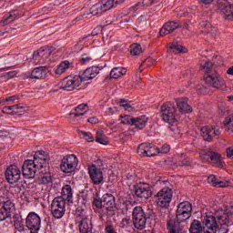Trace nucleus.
Segmentation results:
<instances>
[{
	"instance_id": "c85d7f7f",
	"label": "nucleus",
	"mask_w": 233,
	"mask_h": 233,
	"mask_svg": "<svg viewBox=\"0 0 233 233\" xmlns=\"http://www.w3.org/2000/svg\"><path fill=\"white\" fill-rule=\"evenodd\" d=\"M209 157L215 167H218V168H225V162L221 159V155H219V153L211 152Z\"/></svg>"
},
{
	"instance_id": "7ed1b4c3",
	"label": "nucleus",
	"mask_w": 233,
	"mask_h": 233,
	"mask_svg": "<svg viewBox=\"0 0 233 233\" xmlns=\"http://www.w3.org/2000/svg\"><path fill=\"white\" fill-rule=\"evenodd\" d=\"M192 214V204L188 201H184L178 204L177 209V218H170L167 222V230L169 233H181V226L179 223L187 221Z\"/></svg>"
},
{
	"instance_id": "ea45409f",
	"label": "nucleus",
	"mask_w": 233,
	"mask_h": 233,
	"mask_svg": "<svg viewBox=\"0 0 233 233\" xmlns=\"http://www.w3.org/2000/svg\"><path fill=\"white\" fill-rule=\"evenodd\" d=\"M17 15H19V13H17V11L11 12L9 15L5 19H4L3 25H9V23L14 22L17 18Z\"/></svg>"
},
{
	"instance_id": "a211bd4d",
	"label": "nucleus",
	"mask_w": 233,
	"mask_h": 233,
	"mask_svg": "<svg viewBox=\"0 0 233 233\" xmlns=\"http://www.w3.org/2000/svg\"><path fill=\"white\" fill-rule=\"evenodd\" d=\"M200 134L205 141H212V137L219 136V129L212 126H206L200 129Z\"/></svg>"
},
{
	"instance_id": "2eb2a0df",
	"label": "nucleus",
	"mask_w": 233,
	"mask_h": 233,
	"mask_svg": "<svg viewBox=\"0 0 233 233\" xmlns=\"http://www.w3.org/2000/svg\"><path fill=\"white\" fill-rule=\"evenodd\" d=\"M137 154L143 157H156V147L152 144L142 143L138 146Z\"/></svg>"
},
{
	"instance_id": "20e7f679",
	"label": "nucleus",
	"mask_w": 233,
	"mask_h": 233,
	"mask_svg": "<svg viewBox=\"0 0 233 233\" xmlns=\"http://www.w3.org/2000/svg\"><path fill=\"white\" fill-rule=\"evenodd\" d=\"M212 68L213 66L210 61H206L202 64V70H206L205 81L209 86H213V88H221L225 85V80L221 79L219 75Z\"/></svg>"
},
{
	"instance_id": "f03ea898",
	"label": "nucleus",
	"mask_w": 233,
	"mask_h": 233,
	"mask_svg": "<svg viewBox=\"0 0 233 233\" xmlns=\"http://www.w3.org/2000/svg\"><path fill=\"white\" fill-rule=\"evenodd\" d=\"M48 157L44 151H37L34 156V159L25 160L22 166V174L25 179H34L37 170L41 172L43 167H46V160Z\"/></svg>"
},
{
	"instance_id": "0eeeda50",
	"label": "nucleus",
	"mask_w": 233,
	"mask_h": 233,
	"mask_svg": "<svg viewBox=\"0 0 233 233\" xmlns=\"http://www.w3.org/2000/svg\"><path fill=\"white\" fill-rule=\"evenodd\" d=\"M79 164V160H77V157L76 155H67L63 157L60 164V170L65 172V174H70L77 168V165Z\"/></svg>"
},
{
	"instance_id": "4d7b16f0",
	"label": "nucleus",
	"mask_w": 233,
	"mask_h": 233,
	"mask_svg": "<svg viewBox=\"0 0 233 233\" xmlns=\"http://www.w3.org/2000/svg\"><path fill=\"white\" fill-rule=\"evenodd\" d=\"M12 214L9 213V215H6V211L4 209H1L0 211V221H5V219H8V218H11Z\"/></svg>"
},
{
	"instance_id": "c9c22d12",
	"label": "nucleus",
	"mask_w": 233,
	"mask_h": 233,
	"mask_svg": "<svg viewBox=\"0 0 233 233\" xmlns=\"http://www.w3.org/2000/svg\"><path fill=\"white\" fill-rule=\"evenodd\" d=\"M37 52V56L44 59L46 62L50 57V49L48 47H41Z\"/></svg>"
},
{
	"instance_id": "3c124183",
	"label": "nucleus",
	"mask_w": 233,
	"mask_h": 233,
	"mask_svg": "<svg viewBox=\"0 0 233 233\" xmlns=\"http://www.w3.org/2000/svg\"><path fill=\"white\" fill-rule=\"evenodd\" d=\"M224 125L228 130H230V128L233 127V115L232 116H228L225 118Z\"/></svg>"
},
{
	"instance_id": "0e129e2a",
	"label": "nucleus",
	"mask_w": 233,
	"mask_h": 233,
	"mask_svg": "<svg viewBox=\"0 0 233 233\" xmlns=\"http://www.w3.org/2000/svg\"><path fill=\"white\" fill-rule=\"evenodd\" d=\"M17 99H19V96H8L7 98H5V101H11L12 103H14V101H17Z\"/></svg>"
},
{
	"instance_id": "49530a36",
	"label": "nucleus",
	"mask_w": 233,
	"mask_h": 233,
	"mask_svg": "<svg viewBox=\"0 0 233 233\" xmlns=\"http://www.w3.org/2000/svg\"><path fill=\"white\" fill-rule=\"evenodd\" d=\"M129 227H132V219L130 218H125L120 222V228H129Z\"/></svg>"
},
{
	"instance_id": "338daca9",
	"label": "nucleus",
	"mask_w": 233,
	"mask_h": 233,
	"mask_svg": "<svg viewBox=\"0 0 233 233\" xmlns=\"http://www.w3.org/2000/svg\"><path fill=\"white\" fill-rule=\"evenodd\" d=\"M88 123H91V125H96L97 124V117L94 116V117H90L89 119H87Z\"/></svg>"
},
{
	"instance_id": "864d4df0",
	"label": "nucleus",
	"mask_w": 233,
	"mask_h": 233,
	"mask_svg": "<svg viewBox=\"0 0 233 233\" xmlns=\"http://www.w3.org/2000/svg\"><path fill=\"white\" fill-rule=\"evenodd\" d=\"M10 110H19V106L15 105V106H5L2 110V112H4V114H8V112H10Z\"/></svg>"
},
{
	"instance_id": "6ab92c4d",
	"label": "nucleus",
	"mask_w": 233,
	"mask_h": 233,
	"mask_svg": "<svg viewBox=\"0 0 233 233\" xmlns=\"http://www.w3.org/2000/svg\"><path fill=\"white\" fill-rule=\"evenodd\" d=\"M177 28H181V23L179 21L167 22L160 29V35L162 37L165 35H169V34L176 32Z\"/></svg>"
},
{
	"instance_id": "c03bdc74",
	"label": "nucleus",
	"mask_w": 233,
	"mask_h": 233,
	"mask_svg": "<svg viewBox=\"0 0 233 233\" xmlns=\"http://www.w3.org/2000/svg\"><path fill=\"white\" fill-rule=\"evenodd\" d=\"M134 121V117L125 115V116H120V122L122 125H130L132 127Z\"/></svg>"
},
{
	"instance_id": "79ce46f5",
	"label": "nucleus",
	"mask_w": 233,
	"mask_h": 233,
	"mask_svg": "<svg viewBox=\"0 0 233 233\" xmlns=\"http://www.w3.org/2000/svg\"><path fill=\"white\" fill-rule=\"evenodd\" d=\"M78 135L83 139H86V141H88V143H92V141H94V136L90 132L79 131Z\"/></svg>"
},
{
	"instance_id": "f3484780",
	"label": "nucleus",
	"mask_w": 233,
	"mask_h": 233,
	"mask_svg": "<svg viewBox=\"0 0 233 233\" xmlns=\"http://www.w3.org/2000/svg\"><path fill=\"white\" fill-rule=\"evenodd\" d=\"M89 177H91L94 185H101L103 183V171L96 165L88 167Z\"/></svg>"
},
{
	"instance_id": "052dcab7",
	"label": "nucleus",
	"mask_w": 233,
	"mask_h": 233,
	"mask_svg": "<svg viewBox=\"0 0 233 233\" xmlns=\"http://www.w3.org/2000/svg\"><path fill=\"white\" fill-rule=\"evenodd\" d=\"M7 79H14L17 76V71H9L6 73Z\"/></svg>"
},
{
	"instance_id": "603ef678",
	"label": "nucleus",
	"mask_w": 233,
	"mask_h": 233,
	"mask_svg": "<svg viewBox=\"0 0 233 233\" xmlns=\"http://www.w3.org/2000/svg\"><path fill=\"white\" fill-rule=\"evenodd\" d=\"M33 60L35 65H43L45 63V59L41 58V56H37V51L33 54Z\"/></svg>"
},
{
	"instance_id": "6e6552de",
	"label": "nucleus",
	"mask_w": 233,
	"mask_h": 233,
	"mask_svg": "<svg viewBox=\"0 0 233 233\" xmlns=\"http://www.w3.org/2000/svg\"><path fill=\"white\" fill-rule=\"evenodd\" d=\"M174 192L170 187H164L157 193V205L161 208H167L172 201Z\"/></svg>"
},
{
	"instance_id": "c756f323",
	"label": "nucleus",
	"mask_w": 233,
	"mask_h": 233,
	"mask_svg": "<svg viewBox=\"0 0 233 233\" xmlns=\"http://www.w3.org/2000/svg\"><path fill=\"white\" fill-rule=\"evenodd\" d=\"M103 7H101V4L94 5L89 11H86L84 13L85 17H92V15H97V14H103Z\"/></svg>"
},
{
	"instance_id": "13d9d810",
	"label": "nucleus",
	"mask_w": 233,
	"mask_h": 233,
	"mask_svg": "<svg viewBox=\"0 0 233 233\" xmlns=\"http://www.w3.org/2000/svg\"><path fill=\"white\" fill-rule=\"evenodd\" d=\"M201 26H205L208 30L207 32H216V29L212 28V26H210V23L207 21L201 22Z\"/></svg>"
},
{
	"instance_id": "b1692460",
	"label": "nucleus",
	"mask_w": 233,
	"mask_h": 233,
	"mask_svg": "<svg viewBox=\"0 0 233 233\" xmlns=\"http://www.w3.org/2000/svg\"><path fill=\"white\" fill-rule=\"evenodd\" d=\"M58 198H63L65 203H72L74 199V192L72 191V187L70 185H66L62 187V196Z\"/></svg>"
},
{
	"instance_id": "6e6d98bb",
	"label": "nucleus",
	"mask_w": 233,
	"mask_h": 233,
	"mask_svg": "<svg viewBox=\"0 0 233 233\" xmlns=\"http://www.w3.org/2000/svg\"><path fill=\"white\" fill-rule=\"evenodd\" d=\"M90 61H92V56L88 55H83L82 58L80 59V63L82 65H86V63H90Z\"/></svg>"
},
{
	"instance_id": "412c9836",
	"label": "nucleus",
	"mask_w": 233,
	"mask_h": 233,
	"mask_svg": "<svg viewBox=\"0 0 233 233\" xmlns=\"http://www.w3.org/2000/svg\"><path fill=\"white\" fill-rule=\"evenodd\" d=\"M40 174L43 176L40 178V181L43 185H50L52 183V175H50V167H48V158L46 159V166L42 167L40 169Z\"/></svg>"
},
{
	"instance_id": "2f4dec72",
	"label": "nucleus",
	"mask_w": 233,
	"mask_h": 233,
	"mask_svg": "<svg viewBox=\"0 0 233 233\" xmlns=\"http://www.w3.org/2000/svg\"><path fill=\"white\" fill-rule=\"evenodd\" d=\"M70 61L68 60H65L62 61L56 67V74L57 76H62V74H65V72H66V70H68L70 68Z\"/></svg>"
},
{
	"instance_id": "5701e85b",
	"label": "nucleus",
	"mask_w": 233,
	"mask_h": 233,
	"mask_svg": "<svg viewBox=\"0 0 233 233\" xmlns=\"http://www.w3.org/2000/svg\"><path fill=\"white\" fill-rule=\"evenodd\" d=\"M177 106L181 114H190L192 106L188 105L187 98L177 99Z\"/></svg>"
},
{
	"instance_id": "bb28decb",
	"label": "nucleus",
	"mask_w": 233,
	"mask_h": 233,
	"mask_svg": "<svg viewBox=\"0 0 233 233\" xmlns=\"http://www.w3.org/2000/svg\"><path fill=\"white\" fill-rule=\"evenodd\" d=\"M88 112V106L86 104H80L75 109L71 110L69 116H75V117H80V116H85Z\"/></svg>"
},
{
	"instance_id": "f704fd0d",
	"label": "nucleus",
	"mask_w": 233,
	"mask_h": 233,
	"mask_svg": "<svg viewBox=\"0 0 233 233\" xmlns=\"http://www.w3.org/2000/svg\"><path fill=\"white\" fill-rule=\"evenodd\" d=\"M2 210L5 211V215L10 216L15 210V205L12 200L2 206Z\"/></svg>"
},
{
	"instance_id": "473e14b6",
	"label": "nucleus",
	"mask_w": 233,
	"mask_h": 233,
	"mask_svg": "<svg viewBox=\"0 0 233 233\" xmlns=\"http://www.w3.org/2000/svg\"><path fill=\"white\" fill-rule=\"evenodd\" d=\"M190 233H203V226L201 225V222L199 220H193L191 223L190 228H189Z\"/></svg>"
},
{
	"instance_id": "69168bd1",
	"label": "nucleus",
	"mask_w": 233,
	"mask_h": 233,
	"mask_svg": "<svg viewBox=\"0 0 233 233\" xmlns=\"http://www.w3.org/2000/svg\"><path fill=\"white\" fill-rule=\"evenodd\" d=\"M100 32H101V26H97V27H96V28L92 31L91 35H97Z\"/></svg>"
},
{
	"instance_id": "e433bc0d",
	"label": "nucleus",
	"mask_w": 233,
	"mask_h": 233,
	"mask_svg": "<svg viewBox=\"0 0 233 233\" xmlns=\"http://www.w3.org/2000/svg\"><path fill=\"white\" fill-rule=\"evenodd\" d=\"M96 143H100V145H108V138L105 136V133L101 130L96 132Z\"/></svg>"
},
{
	"instance_id": "de8ad7c7",
	"label": "nucleus",
	"mask_w": 233,
	"mask_h": 233,
	"mask_svg": "<svg viewBox=\"0 0 233 233\" xmlns=\"http://www.w3.org/2000/svg\"><path fill=\"white\" fill-rule=\"evenodd\" d=\"M9 201H12V198L8 196V192L0 195V205L4 206L6 203H9Z\"/></svg>"
},
{
	"instance_id": "f8f14e48",
	"label": "nucleus",
	"mask_w": 233,
	"mask_h": 233,
	"mask_svg": "<svg viewBox=\"0 0 233 233\" xmlns=\"http://www.w3.org/2000/svg\"><path fill=\"white\" fill-rule=\"evenodd\" d=\"M80 233H94L92 229V220L88 218L86 214H81L76 217Z\"/></svg>"
},
{
	"instance_id": "f257e3e1",
	"label": "nucleus",
	"mask_w": 233,
	"mask_h": 233,
	"mask_svg": "<svg viewBox=\"0 0 233 233\" xmlns=\"http://www.w3.org/2000/svg\"><path fill=\"white\" fill-rule=\"evenodd\" d=\"M233 218V207L228 208L220 216L206 215L202 219L204 233H216L218 230L222 233H228V224L230 218Z\"/></svg>"
},
{
	"instance_id": "774afa93",
	"label": "nucleus",
	"mask_w": 233,
	"mask_h": 233,
	"mask_svg": "<svg viewBox=\"0 0 233 233\" xmlns=\"http://www.w3.org/2000/svg\"><path fill=\"white\" fill-rule=\"evenodd\" d=\"M227 74L233 76V66L228 69Z\"/></svg>"
},
{
	"instance_id": "58836bf2",
	"label": "nucleus",
	"mask_w": 233,
	"mask_h": 233,
	"mask_svg": "<svg viewBox=\"0 0 233 233\" xmlns=\"http://www.w3.org/2000/svg\"><path fill=\"white\" fill-rule=\"evenodd\" d=\"M120 106L125 108V110H127V112H134V110H136V106H134V104H131L127 100H121Z\"/></svg>"
},
{
	"instance_id": "5fc2aeb1",
	"label": "nucleus",
	"mask_w": 233,
	"mask_h": 233,
	"mask_svg": "<svg viewBox=\"0 0 233 233\" xmlns=\"http://www.w3.org/2000/svg\"><path fill=\"white\" fill-rule=\"evenodd\" d=\"M143 6H145V4L143 2H138L135 5L131 7L132 12H137V10H142Z\"/></svg>"
},
{
	"instance_id": "e2e57ef3",
	"label": "nucleus",
	"mask_w": 233,
	"mask_h": 233,
	"mask_svg": "<svg viewBox=\"0 0 233 233\" xmlns=\"http://www.w3.org/2000/svg\"><path fill=\"white\" fill-rule=\"evenodd\" d=\"M228 157L233 159V147H228L227 149Z\"/></svg>"
},
{
	"instance_id": "1a4fd4ad",
	"label": "nucleus",
	"mask_w": 233,
	"mask_h": 233,
	"mask_svg": "<svg viewBox=\"0 0 233 233\" xmlns=\"http://www.w3.org/2000/svg\"><path fill=\"white\" fill-rule=\"evenodd\" d=\"M133 225L135 228L143 230L147 227V218H145V209L141 207H136L133 209Z\"/></svg>"
},
{
	"instance_id": "423d86ee",
	"label": "nucleus",
	"mask_w": 233,
	"mask_h": 233,
	"mask_svg": "<svg viewBox=\"0 0 233 233\" xmlns=\"http://www.w3.org/2000/svg\"><path fill=\"white\" fill-rule=\"evenodd\" d=\"M65 212H66V202H65V198L61 197L55 198L51 203L52 216L56 219H61L65 216Z\"/></svg>"
},
{
	"instance_id": "09e8293b",
	"label": "nucleus",
	"mask_w": 233,
	"mask_h": 233,
	"mask_svg": "<svg viewBox=\"0 0 233 233\" xmlns=\"http://www.w3.org/2000/svg\"><path fill=\"white\" fill-rule=\"evenodd\" d=\"M93 204L95 205V207H96V208H101L103 210V212H105V207L103 206V198H99V197H96L94 198Z\"/></svg>"
},
{
	"instance_id": "393cba45",
	"label": "nucleus",
	"mask_w": 233,
	"mask_h": 233,
	"mask_svg": "<svg viewBox=\"0 0 233 233\" xmlns=\"http://www.w3.org/2000/svg\"><path fill=\"white\" fill-rule=\"evenodd\" d=\"M208 183L212 185V187H217V188H224L225 187H228V182L222 181L215 175H210L208 177Z\"/></svg>"
},
{
	"instance_id": "a19ab883",
	"label": "nucleus",
	"mask_w": 233,
	"mask_h": 233,
	"mask_svg": "<svg viewBox=\"0 0 233 233\" xmlns=\"http://www.w3.org/2000/svg\"><path fill=\"white\" fill-rule=\"evenodd\" d=\"M130 52L132 56H139L143 52V49L139 44H133L130 46Z\"/></svg>"
},
{
	"instance_id": "37998d69",
	"label": "nucleus",
	"mask_w": 233,
	"mask_h": 233,
	"mask_svg": "<svg viewBox=\"0 0 233 233\" xmlns=\"http://www.w3.org/2000/svg\"><path fill=\"white\" fill-rule=\"evenodd\" d=\"M170 50H172L175 54H180L181 52H185V48L178 45L177 43H173L169 46Z\"/></svg>"
},
{
	"instance_id": "cd10ccee",
	"label": "nucleus",
	"mask_w": 233,
	"mask_h": 233,
	"mask_svg": "<svg viewBox=\"0 0 233 233\" xmlns=\"http://www.w3.org/2000/svg\"><path fill=\"white\" fill-rule=\"evenodd\" d=\"M148 123V118L146 116H140L138 117L133 118L132 127H136L138 130H143Z\"/></svg>"
},
{
	"instance_id": "7c9ffc66",
	"label": "nucleus",
	"mask_w": 233,
	"mask_h": 233,
	"mask_svg": "<svg viewBox=\"0 0 233 233\" xmlns=\"http://www.w3.org/2000/svg\"><path fill=\"white\" fill-rule=\"evenodd\" d=\"M127 74V69L118 66V67H114L111 72H110V77L112 79H119L122 76H125Z\"/></svg>"
},
{
	"instance_id": "39448f33",
	"label": "nucleus",
	"mask_w": 233,
	"mask_h": 233,
	"mask_svg": "<svg viewBox=\"0 0 233 233\" xmlns=\"http://www.w3.org/2000/svg\"><path fill=\"white\" fill-rule=\"evenodd\" d=\"M161 116L165 123H168L169 125H174V123H177V110L176 109V106L172 102H168L164 104L161 106Z\"/></svg>"
},
{
	"instance_id": "4be33fe9",
	"label": "nucleus",
	"mask_w": 233,
	"mask_h": 233,
	"mask_svg": "<svg viewBox=\"0 0 233 233\" xmlns=\"http://www.w3.org/2000/svg\"><path fill=\"white\" fill-rule=\"evenodd\" d=\"M46 76H48V67L38 66L33 69L31 79H46Z\"/></svg>"
},
{
	"instance_id": "ddd939ff",
	"label": "nucleus",
	"mask_w": 233,
	"mask_h": 233,
	"mask_svg": "<svg viewBox=\"0 0 233 233\" xmlns=\"http://www.w3.org/2000/svg\"><path fill=\"white\" fill-rule=\"evenodd\" d=\"M81 86V76H68L65 78L62 82V90H67V92H72Z\"/></svg>"
},
{
	"instance_id": "bf43d9fd",
	"label": "nucleus",
	"mask_w": 233,
	"mask_h": 233,
	"mask_svg": "<svg viewBox=\"0 0 233 233\" xmlns=\"http://www.w3.org/2000/svg\"><path fill=\"white\" fill-rule=\"evenodd\" d=\"M159 0H143L144 6H150L152 5H155V3H157Z\"/></svg>"
},
{
	"instance_id": "dca6fc26",
	"label": "nucleus",
	"mask_w": 233,
	"mask_h": 233,
	"mask_svg": "<svg viewBox=\"0 0 233 233\" xmlns=\"http://www.w3.org/2000/svg\"><path fill=\"white\" fill-rule=\"evenodd\" d=\"M135 194L142 199H148L152 196V187L147 183H141L136 187Z\"/></svg>"
},
{
	"instance_id": "9d476101",
	"label": "nucleus",
	"mask_w": 233,
	"mask_h": 233,
	"mask_svg": "<svg viewBox=\"0 0 233 233\" xmlns=\"http://www.w3.org/2000/svg\"><path fill=\"white\" fill-rule=\"evenodd\" d=\"M25 227L31 233H37L41 229V217L35 212H30L25 218Z\"/></svg>"
},
{
	"instance_id": "a878e982",
	"label": "nucleus",
	"mask_w": 233,
	"mask_h": 233,
	"mask_svg": "<svg viewBox=\"0 0 233 233\" xmlns=\"http://www.w3.org/2000/svg\"><path fill=\"white\" fill-rule=\"evenodd\" d=\"M218 8L220 10V14L226 16V19L233 20V5H223L221 2H218Z\"/></svg>"
},
{
	"instance_id": "a18cd8bd",
	"label": "nucleus",
	"mask_w": 233,
	"mask_h": 233,
	"mask_svg": "<svg viewBox=\"0 0 233 233\" xmlns=\"http://www.w3.org/2000/svg\"><path fill=\"white\" fill-rule=\"evenodd\" d=\"M15 228L18 232H25V221H23V218H18L15 221Z\"/></svg>"
},
{
	"instance_id": "4468645a",
	"label": "nucleus",
	"mask_w": 233,
	"mask_h": 233,
	"mask_svg": "<svg viewBox=\"0 0 233 233\" xmlns=\"http://www.w3.org/2000/svg\"><path fill=\"white\" fill-rule=\"evenodd\" d=\"M5 179L11 185L17 183L21 179V169L15 165L10 166L5 171Z\"/></svg>"
},
{
	"instance_id": "8fccbe9b",
	"label": "nucleus",
	"mask_w": 233,
	"mask_h": 233,
	"mask_svg": "<svg viewBox=\"0 0 233 233\" xmlns=\"http://www.w3.org/2000/svg\"><path fill=\"white\" fill-rule=\"evenodd\" d=\"M144 217L146 219H150V218H154V210L152 209V208H149L148 206L145 208Z\"/></svg>"
},
{
	"instance_id": "72a5a7b5",
	"label": "nucleus",
	"mask_w": 233,
	"mask_h": 233,
	"mask_svg": "<svg viewBox=\"0 0 233 233\" xmlns=\"http://www.w3.org/2000/svg\"><path fill=\"white\" fill-rule=\"evenodd\" d=\"M100 6L102 7L103 12H106L108 10H112V8H115L116 4L114 0H103L100 2Z\"/></svg>"
},
{
	"instance_id": "4c0bfd02",
	"label": "nucleus",
	"mask_w": 233,
	"mask_h": 233,
	"mask_svg": "<svg viewBox=\"0 0 233 233\" xmlns=\"http://www.w3.org/2000/svg\"><path fill=\"white\" fill-rule=\"evenodd\" d=\"M155 152L156 156L159 154L162 156L163 154H168L170 152V146L168 144H164L163 147H155Z\"/></svg>"
},
{
	"instance_id": "aec40b11",
	"label": "nucleus",
	"mask_w": 233,
	"mask_h": 233,
	"mask_svg": "<svg viewBox=\"0 0 233 233\" xmlns=\"http://www.w3.org/2000/svg\"><path fill=\"white\" fill-rule=\"evenodd\" d=\"M100 71L101 67L97 66L86 68L80 76L81 83H83V81H90V79H94V77H96Z\"/></svg>"
},
{
	"instance_id": "9b49d317",
	"label": "nucleus",
	"mask_w": 233,
	"mask_h": 233,
	"mask_svg": "<svg viewBox=\"0 0 233 233\" xmlns=\"http://www.w3.org/2000/svg\"><path fill=\"white\" fill-rule=\"evenodd\" d=\"M104 214L106 216H114V210H116V198L114 195L106 193L102 197Z\"/></svg>"
},
{
	"instance_id": "680f3d73",
	"label": "nucleus",
	"mask_w": 233,
	"mask_h": 233,
	"mask_svg": "<svg viewBox=\"0 0 233 233\" xmlns=\"http://www.w3.org/2000/svg\"><path fill=\"white\" fill-rule=\"evenodd\" d=\"M89 17H86L85 14H83V15H78L76 16V18L74 20L75 25H76L77 23H79V21H83V19H88Z\"/></svg>"
}]
</instances>
